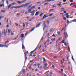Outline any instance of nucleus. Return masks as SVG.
Returning a JSON list of instances; mask_svg holds the SVG:
<instances>
[{"label":"nucleus","mask_w":76,"mask_h":76,"mask_svg":"<svg viewBox=\"0 0 76 76\" xmlns=\"http://www.w3.org/2000/svg\"><path fill=\"white\" fill-rule=\"evenodd\" d=\"M69 15H67L66 17V18H69Z\"/></svg>","instance_id":"nucleus-43"},{"label":"nucleus","mask_w":76,"mask_h":76,"mask_svg":"<svg viewBox=\"0 0 76 76\" xmlns=\"http://www.w3.org/2000/svg\"><path fill=\"white\" fill-rule=\"evenodd\" d=\"M17 3H19V4H21V3H21L20 1H18Z\"/></svg>","instance_id":"nucleus-31"},{"label":"nucleus","mask_w":76,"mask_h":76,"mask_svg":"<svg viewBox=\"0 0 76 76\" xmlns=\"http://www.w3.org/2000/svg\"><path fill=\"white\" fill-rule=\"evenodd\" d=\"M48 4V3H46L44 4V5H46V4Z\"/></svg>","instance_id":"nucleus-48"},{"label":"nucleus","mask_w":76,"mask_h":76,"mask_svg":"<svg viewBox=\"0 0 76 76\" xmlns=\"http://www.w3.org/2000/svg\"><path fill=\"white\" fill-rule=\"evenodd\" d=\"M43 60H44V61L43 63H44L45 62V61H46V60H45V58H43Z\"/></svg>","instance_id":"nucleus-24"},{"label":"nucleus","mask_w":76,"mask_h":76,"mask_svg":"<svg viewBox=\"0 0 76 76\" xmlns=\"http://www.w3.org/2000/svg\"><path fill=\"white\" fill-rule=\"evenodd\" d=\"M4 17V16L2 17L1 16H0V19H1V18H3Z\"/></svg>","instance_id":"nucleus-61"},{"label":"nucleus","mask_w":76,"mask_h":76,"mask_svg":"<svg viewBox=\"0 0 76 76\" xmlns=\"http://www.w3.org/2000/svg\"><path fill=\"white\" fill-rule=\"evenodd\" d=\"M47 30H48V29H47V31H45V32L44 33V34H45V33H47V32H48V31H47Z\"/></svg>","instance_id":"nucleus-41"},{"label":"nucleus","mask_w":76,"mask_h":76,"mask_svg":"<svg viewBox=\"0 0 76 76\" xmlns=\"http://www.w3.org/2000/svg\"><path fill=\"white\" fill-rule=\"evenodd\" d=\"M52 66L53 67H55V66H54L53 65H52Z\"/></svg>","instance_id":"nucleus-64"},{"label":"nucleus","mask_w":76,"mask_h":76,"mask_svg":"<svg viewBox=\"0 0 76 76\" xmlns=\"http://www.w3.org/2000/svg\"><path fill=\"white\" fill-rule=\"evenodd\" d=\"M43 38H44V37H42L40 40L41 41H42V40H43Z\"/></svg>","instance_id":"nucleus-33"},{"label":"nucleus","mask_w":76,"mask_h":76,"mask_svg":"<svg viewBox=\"0 0 76 76\" xmlns=\"http://www.w3.org/2000/svg\"><path fill=\"white\" fill-rule=\"evenodd\" d=\"M27 34H28V32L26 33L25 36H26V35H27Z\"/></svg>","instance_id":"nucleus-46"},{"label":"nucleus","mask_w":76,"mask_h":76,"mask_svg":"<svg viewBox=\"0 0 76 76\" xmlns=\"http://www.w3.org/2000/svg\"><path fill=\"white\" fill-rule=\"evenodd\" d=\"M31 6H32V4H31L28 7V8H30Z\"/></svg>","instance_id":"nucleus-29"},{"label":"nucleus","mask_w":76,"mask_h":76,"mask_svg":"<svg viewBox=\"0 0 76 76\" xmlns=\"http://www.w3.org/2000/svg\"><path fill=\"white\" fill-rule=\"evenodd\" d=\"M68 50L69 51H70V47H69V46H68Z\"/></svg>","instance_id":"nucleus-47"},{"label":"nucleus","mask_w":76,"mask_h":76,"mask_svg":"<svg viewBox=\"0 0 76 76\" xmlns=\"http://www.w3.org/2000/svg\"><path fill=\"white\" fill-rule=\"evenodd\" d=\"M39 12H36V13L35 14V15L37 16V15H38L39 14Z\"/></svg>","instance_id":"nucleus-20"},{"label":"nucleus","mask_w":76,"mask_h":76,"mask_svg":"<svg viewBox=\"0 0 76 76\" xmlns=\"http://www.w3.org/2000/svg\"><path fill=\"white\" fill-rule=\"evenodd\" d=\"M73 3H72L69 6H72V5H73Z\"/></svg>","instance_id":"nucleus-40"},{"label":"nucleus","mask_w":76,"mask_h":76,"mask_svg":"<svg viewBox=\"0 0 76 76\" xmlns=\"http://www.w3.org/2000/svg\"><path fill=\"white\" fill-rule=\"evenodd\" d=\"M20 37L21 38H23L24 37V34H22L20 36Z\"/></svg>","instance_id":"nucleus-5"},{"label":"nucleus","mask_w":76,"mask_h":76,"mask_svg":"<svg viewBox=\"0 0 76 76\" xmlns=\"http://www.w3.org/2000/svg\"><path fill=\"white\" fill-rule=\"evenodd\" d=\"M6 47L7 48L8 47V46L7 45H0V47Z\"/></svg>","instance_id":"nucleus-6"},{"label":"nucleus","mask_w":76,"mask_h":76,"mask_svg":"<svg viewBox=\"0 0 76 76\" xmlns=\"http://www.w3.org/2000/svg\"><path fill=\"white\" fill-rule=\"evenodd\" d=\"M53 29H51L50 30V32H51V31H53Z\"/></svg>","instance_id":"nucleus-54"},{"label":"nucleus","mask_w":76,"mask_h":76,"mask_svg":"<svg viewBox=\"0 0 76 76\" xmlns=\"http://www.w3.org/2000/svg\"><path fill=\"white\" fill-rule=\"evenodd\" d=\"M1 12H2V13H4L6 12V11L4 10H1Z\"/></svg>","instance_id":"nucleus-16"},{"label":"nucleus","mask_w":76,"mask_h":76,"mask_svg":"<svg viewBox=\"0 0 76 76\" xmlns=\"http://www.w3.org/2000/svg\"><path fill=\"white\" fill-rule=\"evenodd\" d=\"M25 12V10H23L21 12V13H23Z\"/></svg>","instance_id":"nucleus-39"},{"label":"nucleus","mask_w":76,"mask_h":76,"mask_svg":"<svg viewBox=\"0 0 76 76\" xmlns=\"http://www.w3.org/2000/svg\"><path fill=\"white\" fill-rule=\"evenodd\" d=\"M73 56H72V59L73 60V61H75V60L74 59V58L73 57Z\"/></svg>","instance_id":"nucleus-44"},{"label":"nucleus","mask_w":76,"mask_h":76,"mask_svg":"<svg viewBox=\"0 0 76 76\" xmlns=\"http://www.w3.org/2000/svg\"><path fill=\"white\" fill-rule=\"evenodd\" d=\"M32 54H30V55L29 56V57H31V56H32Z\"/></svg>","instance_id":"nucleus-56"},{"label":"nucleus","mask_w":76,"mask_h":76,"mask_svg":"<svg viewBox=\"0 0 76 76\" xmlns=\"http://www.w3.org/2000/svg\"><path fill=\"white\" fill-rule=\"evenodd\" d=\"M63 19H64V20H66V17H64L63 18Z\"/></svg>","instance_id":"nucleus-36"},{"label":"nucleus","mask_w":76,"mask_h":76,"mask_svg":"<svg viewBox=\"0 0 76 76\" xmlns=\"http://www.w3.org/2000/svg\"><path fill=\"white\" fill-rule=\"evenodd\" d=\"M6 3H7V4H8V1H6Z\"/></svg>","instance_id":"nucleus-53"},{"label":"nucleus","mask_w":76,"mask_h":76,"mask_svg":"<svg viewBox=\"0 0 76 76\" xmlns=\"http://www.w3.org/2000/svg\"><path fill=\"white\" fill-rule=\"evenodd\" d=\"M52 15H53V14H49V15H48V16H52Z\"/></svg>","instance_id":"nucleus-45"},{"label":"nucleus","mask_w":76,"mask_h":76,"mask_svg":"<svg viewBox=\"0 0 76 76\" xmlns=\"http://www.w3.org/2000/svg\"><path fill=\"white\" fill-rule=\"evenodd\" d=\"M68 15H69V14L68 13H66V14H65L66 16H68Z\"/></svg>","instance_id":"nucleus-55"},{"label":"nucleus","mask_w":76,"mask_h":76,"mask_svg":"<svg viewBox=\"0 0 76 76\" xmlns=\"http://www.w3.org/2000/svg\"><path fill=\"white\" fill-rule=\"evenodd\" d=\"M32 10V9H31V8H30V9H29L28 10V13H29L30 12H31V11Z\"/></svg>","instance_id":"nucleus-11"},{"label":"nucleus","mask_w":76,"mask_h":76,"mask_svg":"<svg viewBox=\"0 0 76 76\" xmlns=\"http://www.w3.org/2000/svg\"><path fill=\"white\" fill-rule=\"evenodd\" d=\"M7 19V18H5L4 19V20H5V21H6Z\"/></svg>","instance_id":"nucleus-63"},{"label":"nucleus","mask_w":76,"mask_h":76,"mask_svg":"<svg viewBox=\"0 0 76 76\" xmlns=\"http://www.w3.org/2000/svg\"><path fill=\"white\" fill-rule=\"evenodd\" d=\"M38 9H39V10H40L41 9V8L40 7H38Z\"/></svg>","instance_id":"nucleus-59"},{"label":"nucleus","mask_w":76,"mask_h":76,"mask_svg":"<svg viewBox=\"0 0 76 76\" xmlns=\"http://www.w3.org/2000/svg\"><path fill=\"white\" fill-rule=\"evenodd\" d=\"M15 25H16V26H18V23H15Z\"/></svg>","instance_id":"nucleus-51"},{"label":"nucleus","mask_w":76,"mask_h":76,"mask_svg":"<svg viewBox=\"0 0 76 76\" xmlns=\"http://www.w3.org/2000/svg\"><path fill=\"white\" fill-rule=\"evenodd\" d=\"M14 9H18L19 8V6H16V7L14 6Z\"/></svg>","instance_id":"nucleus-10"},{"label":"nucleus","mask_w":76,"mask_h":76,"mask_svg":"<svg viewBox=\"0 0 76 76\" xmlns=\"http://www.w3.org/2000/svg\"><path fill=\"white\" fill-rule=\"evenodd\" d=\"M11 31H11V30H10V29L8 30V34H10V32H11Z\"/></svg>","instance_id":"nucleus-15"},{"label":"nucleus","mask_w":76,"mask_h":76,"mask_svg":"<svg viewBox=\"0 0 76 76\" xmlns=\"http://www.w3.org/2000/svg\"><path fill=\"white\" fill-rule=\"evenodd\" d=\"M11 5H15V4H16V3L14 2V3H12L11 4Z\"/></svg>","instance_id":"nucleus-18"},{"label":"nucleus","mask_w":76,"mask_h":76,"mask_svg":"<svg viewBox=\"0 0 76 76\" xmlns=\"http://www.w3.org/2000/svg\"><path fill=\"white\" fill-rule=\"evenodd\" d=\"M37 49V47L35 49V50H34V51H35V50H36Z\"/></svg>","instance_id":"nucleus-60"},{"label":"nucleus","mask_w":76,"mask_h":76,"mask_svg":"<svg viewBox=\"0 0 76 76\" xmlns=\"http://www.w3.org/2000/svg\"><path fill=\"white\" fill-rule=\"evenodd\" d=\"M5 44H6L7 43H8L9 42L8 41H5Z\"/></svg>","instance_id":"nucleus-28"},{"label":"nucleus","mask_w":76,"mask_h":76,"mask_svg":"<svg viewBox=\"0 0 76 76\" xmlns=\"http://www.w3.org/2000/svg\"><path fill=\"white\" fill-rule=\"evenodd\" d=\"M48 16H49L48 15L47 16V15H44L43 17L42 20H44V19H45V18H47V17H48Z\"/></svg>","instance_id":"nucleus-2"},{"label":"nucleus","mask_w":76,"mask_h":76,"mask_svg":"<svg viewBox=\"0 0 76 76\" xmlns=\"http://www.w3.org/2000/svg\"><path fill=\"white\" fill-rule=\"evenodd\" d=\"M47 63H46L44 64V67H47Z\"/></svg>","instance_id":"nucleus-12"},{"label":"nucleus","mask_w":76,"mask_h":76,"mask_svg":"<svg viewBox=\"0 0 76 76\" xmlns=\"http://www.w3.org/2000/svg\"><path fill=\"white\" fill-rule=\"evenodd\" d=\"M47 23H48V24H49V23H50V22H49V20H47Z\"/></svg>","instance_id":"nucleus-38"},{"label":"nucleus","mask_w":76,"mask_h":76,"mask_svg":"<svg viewBox=\"0 0 76 76\" xmlns=\"http://www.w3.org/2000/svg\"><path fill=\"white\" fill-rule=\"evenodd\" d=\"M57 5H58V6H60L61 5V2H60L59 4H57Z\"/></svg>","instance_id":"nucleus-23"},{"label":"nucleus","mask_w":76,"mask_h":76,"mask_svg":"<svg viewBox=\"0 0 76 76\" xmlns=\"http://www.w3.org/2000/svg\"><path fill=\"white\" fill-rule=\"evenodd\" d=\"M46 27V25L45 24L44 26V27H43V31L44 30V29H45V28Z\"/></svg>","instance_id":"nucleus-25"},{"label":"nucleus","mask_w":76,"mask_h":76,"mask_svg":"<svg viewBox=\"0 0 76 76\" xmlns=\"http://www.w3.org/2000/svg\"><path fill=\"white\" fill-rule=\"evenodd\" d=\"M41 25V22H40V23L39 24H37L36 26V28H38L39 26Z\"/></svg>","instance_id":"nucleus-9"},{"label":"nucleus","mask_w":76,"mask_h":76,"mask_svg":"<svg viewBox=\"0 0 76 76\" xmlns=\"http://www.w3.org/2000/svg\"><path fill=\"white\" fill-rule=\"evenodd\" d=\"M17 16H20V13H17Z\"/></svg>","instance_id":"nucleus-30"},{"label":"nucleus","mask_w":76,"mask_h":76,"mask_svg":"<svg viewBox=\"0 0 76 76\" xmlns=\"http://www.w3.org/2000/svg\"><path fill=\"white\" fill-rule=\"evenodd\" d=\"M4 37H6V34L7 33V30H6L5 31V29H4Z\"/></svg>","instance_id":"nucleus-1"},{"label":"nucleus","mask_w":76,"mask_h":76,"mask_svg":"<svg viewBox=\"0 0 76 76\" xmlns=\"http://www.w3.org/2000/svg\"><path fill=\"white\" fill-rule=\"evenodd\" d=\"M35 6H34L33 7H31V10L32 9H35Z\"/></svg>","instance_id":"nucleus-21"},{"label":"nucleus","mask_w":76,"mask_h":76,"mask_svg":"<svg viewBox=\"0 0 76 76\" xmlns=\"http://www.w3.org/2000/svg\"><path fill=\"white\" fill-rule=\"evenodd\" d=\"M18 35H18L16 37H15V38H14V39H14V40L16 39H17V38H18Z\"/></svg>","instance_id":"nucleus-26"},{"label":"nucleus","mask_w":76,"mask_h":76,"mask_svg":"<svg viewBox=\"0 0 76 76\" xmlns=\"http://www.w3.org/2000/svg\"><path fill=\"white\" fill-rule=\"evenodd\" d=\"M11 6H12V4H9L7 7L8 9H10V7H11Z\"/></svg>","instance_id":"nucleus-13"},{"label":"nucleus","mask_w":76,"mask_h":76,"mask_svg":"<svg viewBox=\"0 0 76 76\" xmlns=\"http://www.w3.org/2000/svg\"><path fill=\"white\" fill-rule=\"evenodd\" d=\"M25 54V61L27 59V57H26V53L25 52L24 53Z\"/></svg>","instance_id":"nucleus-4"},{"label":"nucleus","mask_w":76,"mask_h":76,"mask_svg":"<svg viewBox=\"0 0 76 76\" xmlns=\"http://www.w3.org/2000/svg\"><path fill=\"white\" fill-rule=\"evenodd\" d=\"M51 1H52V0H47L48 2Z\"/></svg>","instance_id":"nucleus-49"},{"label":"nucleus","mask_w":76,"mask_h":76,"mask_svg":"<svg viewBox=\"0 0 76 76\" xmlns=\"http://www.w3.org/2000/svg\"><path fill=\"white\" fill-rule=\"evenodd\" d=\"M26 23L27 26H28V23Z\"/></svg>","instance_id":"nucleus-42"},{"label":"nucleus","mask_w":76,"mask_h":76,"mask_svg":"<svg viewBox=\"0 0 76 76\" xmlns=\"http://www.w3.org/2000/svg\"><path fill=\"white\" fill-rule=\"evenodd\" d=\"M34 52H35V51L34 50L33 51H31L30 53H34Z\"/></svg>","instance_id":"nucleus-50"},{"label":"nucleus","mask_w":76,"mask_h":76,"mask_svg":"<svg viewBox=\"0 0 76 76\" xmlns=\"http://www.w3.org/2000/svg\"><path fill=\"white\" fill-rule=\"evenodd\" d=\"M64 35H65V38H67L68 37V34H67V32H65L64 33Z\"/></svg>","instance_id":"nucleus-3"},{"label":"nucleus","mask_w":76,"mask_h":76,"mask_svg":"<svg viewBox=\"0 0 76 76\" xmlns=\"http://www.w3.org/2000/svg\"><path fill=\"white\" fill-rule=\"evenodd\" d=\"M25 7V4H23L21 6H19V8H20V7Z\"/></svg>","instance_id":"nucleus-7"},{"label":"nucleus","mask_w":76,"mask_h":76,"mask_svg":"<svg viewBox=\"0 0 76 76\" xmlns=\"http://www.w3.org/2000/svg\"><path fill=\"white\" fill-rule=\"evenodd\" d=\"M4 7V3H3V4H0V7Z\"/></svg>","instance_id":"nucleus-14"},{"label":"nucleus","mask_w":76,"mask_h":76,"mask_svg":"<svg viewBox=\"0 0 76 76\" xmlns=\"http://www.w3.org/2000/svg\"><path fill=\"white\" fill-rule=\"evenodd\" d=\"M73 2V1L72 0H70V2Z\"/></svg>","instance_id":"nucleus-62"},{"label":"nucleus","mask_w":76,"mask_h":76,"mask_svg":"<svg viewBox=\"0 0 76 76\" xmlns=\"http://www.w3.org/2000/svg\"><path fill=\"white\" fill-rule=\"evenodd\" d=\"M11 35L13 36V35H14V34H13V32H12V31H11Z\"/></svg>","instance_id":"nucleus-27"},{"label":"nucleus","mask_w":76,"mask_h":76,"mask_svg":"<svg viewBox=\"0 0 76 76\" xmlns=\"http://www.w3.org/2000/svg\"><path fill=\"white\" fill-rule=\"evenodd\" d=\"M23 72H25V69H23Z\"/></svg>","instance_id":"nucleus-52"},{"label":"nucleus","mask_w":76,"mask_h":76,"mask_svg":"<svg viewBox=\"0 0 76 76\" xmlns=\"http://www.w3.org/2000/svg\"><path fill=\"white\" fill-rule=\"evenodd\" d=\"M29 4H30V3H27L25 4V7H27V6H28V5H29Z\"/></svg>","instance_id":"nucleus-8"},{"label":"nucleus","mask_w":76,"mask_h":76,"mask_svg":"<svg viewBox=\"0 0 76 76\" xmlns=\"http://www.w3.org/2000/svg\"><path fill=\"white\" fill-rule=\"evenodd\" d=\"M30 13H31V16H34V13H33V12H31Z\"/></svg>","instance_id":"nucleus-17"},{"label":"nucleus","mask_w":76,"mask_h":76,"mask_svg":"<svg viewBox=\"0 0 76 76\" xmlns=\"http://www.w3.org/2000/svg\"><path fill=\"white\" fill-rule=\"evenodd\" d=\"M34 29H35V27H33V28H32L31 30L30 31L31 32L32 31H34Z\"/></svg>","instance_id":"nucleus-22"},{"label":"nucleus","mask_w":76,"mask_h":76,"mask_svg":"<svg viewBox=\"0 0 76 76\" xmlns=\"http://www.w3.org/2000/svg\"><path fill=\"white\" fill-rule=\"evenodd\" d=\"M53 10H54V9H50L49 10V12H51V11H52Z\"/></svg>","instance_id":"nucleus-35"},{"label":"nucleus","mask_w":76,"mask_h":76,"mask_svg":"<svg viewBox=\"0 0 76 76\" xmlns=\"http://www.w3.org/2000/svg\"><path fill=\"white\" fill-rule=\"evenodd\" d=\"M56 18V17L54 16V17H53L51 18V19H54V18Z\"/></svg>","instance_id":"nucleus-37"},{"label":"nucleus","mask_w":76,"mask_h":76,"mask_svg":"<svg viewBox=\"0 0 76 76\" xmlns=\"http://www.w3.org/2000/svg\"><path fill=\"white\" fill-rule=\"evenodd\" d=\"M56 7V5H53V7H52V8H54V7Z\"/></svg>","instance_id":"nucleus-32"},{"label":"nucleus","mask_w":76,"mask_h":76,"mask_svg":"<svg viewBox=\"0 0 76 76\" xmlns=\"http://www.w3.org/2000/svg\"><path fill=\"white\" fill-rule=\"evenodd\" d=\"M23 27H24V28H25V23H23Z\"/></svg>","instance_id":"nucleus-34"},{"label":"nucleus","mask_w":76,"mask_h":76,"mask_svg":"<svg viewBox=\"0 0 76 76\" xmlns=\"http://www.w3.org/2000/svg\"><path fill=\"white\" fill-rule=\"evenodd\" d=\"M22 48L23 49L25 48V47L24 46V45H23V43L22 44Z\"/></svg>","instance_id":"nucleus-19"},{"label":"nucleus","mask_w":76,"mask_h":76,"mask_svg":"<svg viewBox=\"0 0 76 76\" xmlns=\"http://www.w3.org/2000/svg\"><path fill=\"white\" fill-rule=\"evenodd\" d=\"M65 42H64V40H63L62 41V43H64Z\"/></svg>","instance_id":"nucleus-57"},{"label":"nucleus","mask_w":76,"mask_h":76,"mask_svg":"<svg viewBox=\"0 0 76 76\" xmlns=\"http://www.w3.org/2000/svg\"><path fill=\"white\" fill-rule=\"evenodd\" d=\"M63 2H66V0H63Z\"/></svg>","instance_id":"nucleus-58"}]
</instances>
